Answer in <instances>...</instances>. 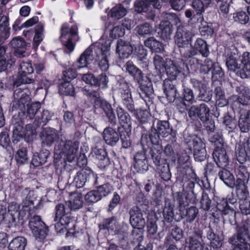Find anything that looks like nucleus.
I'll use <instances>...</instances> for the list:
<instances>
[{
    "mask_svg": "<svg viewBox=\"0 0 250 250\" xmlns=\"http://www.w3.org/2000/svg\"><path fill=\"white\" fill-rule=\"evenodd\" d=\"M85 201L89 203H96L102 198L97 190H92L88 192L84 197Z\"/></svg>",
    "mask_w": 250,
    "mask_h": 250,
    "instance_id": "63",
    "label": "nucleus"
},
{
    "mask_svg": "<svg viewBox=\"0 0 250 250\" xmlns=\"http://www.w3.org/2000/svg\"><path fill=\"white\" fill-rule=\"evenodd\" d=\"M126 13V10L122 5L118 4L113 7L110 11V16L112 18L119 19L124 17Z\"/></svg>",
    "mask_w": 250,
    "mask_h": 250,
    "instance_id": "52",
    "label": "nucleus"
},
{
    "mask_svg": "<svg viewBox=\"0 0 250 250\" xmlns=\"http://www.w3.org/2000/svg\"><path fill=\"white\" fill-rule=\"evenodd\" d=\"M119 224L118 221L116 217H111L104 219L103 222V226L104 229H106L108 231L112 234Z\"/></svg>",
    "mask_w": 250,
    "mask_h": 250,
    "instance_id": "46",
    "label": "nucleus"
},
{
    "mask_svg": "<svg viewBox=\"0 0 250 250\" xmlns=\"http://www.w3.org/2000/svg\"><path fill=\"white\" fill-rule=\"evenodd\" d=\"M15 160L20 164H23L27 162L28 156L25 148H20L15 154Z\"/></svg>",
    "mask_w": 250,
    "mask_h": 250,
    "instance_id": "58",
    "label": "nucleus"
},
{
    "mask_svg": "<svg viewBox=\"0 0 250 250\" xmlns=\"http://www.w3.org/2000/svg\"><path fill=\"white\" fill-rule=\"evenodd\" d=\"M109 48L110 46L108 44L102 45L100 52L99 53V56L101 55L102 57L101 60L99 62V66L103 71H107L109 68L107 53Z\"/></svg>",
    "mask_w": 250,
    "mask_h": 250,
    "instance_id": "32",
    "label": "nucleus"
},
{
    "mask_svg": "<svg viewBox=\"0 0 250 250\" xmlns=\"http://www.w3.org/2000/svg\"><path fill=\"white\" fill-rule=\"evenodd\" d=\"M118 89L124 105L129 111L131 112L135 111L134 102L132 98L128 84L125 82H121L119 84Z\"/></svg>",
    "mask_w": 250,
    "mask_h": 250,
    "instance_id": "16",
    "label": "nucleus"
},
{
    "mask_svg": "<svg viewBox=\"0 0 250 250\" xmlns=\"http://www.w3.org/2000/svg\"><path fill=\"white\" fill-rule=\"evenodd\" d=\"M190 150L193 149L195 159L197 161H203L206 158L205 145L198 138L193 136L187 142Z\"/></svg>",
    "mask_w": 250,
    "mask_h": 250,
    "instance_id": "12",
    "label": "nucleus"
},
{
    "mask_svg": "<svg viewBox=\"0 0 250 250\" xmlns=\"http://www.w3.org/2000/svg\"><path fill=\"white\" fill-rule=\"evenodd\" d=\"M112 189V186L110 184L106 183L98 186L97 190L100 195H101V198H102L103 197H105L110 193Z\"/></svg>",
    "mask_w": 250,
    "mask_h": 250,
    "instance_id": "64",
    "label": "nucleus"
},
{
    "mask_svg": "<svg viewBox=\"0 0 250 250\" xmlns=\"http://www.w3.org/2000/svg\"><path fill=\"white\" fill-rule=\"evenodd\" d=\"M195 180L193 179L192 180L189 181L187 186V191L188 192L187 198H189L190 202H194L197 198L196 194L194 192Z\"/></svg>",
    "mask_w": 250,
    "mask_h": 250,
    "instance_id": "57",
    "label": "nucleus"
},
{
    "mask_svg": "<svg viewBox=\"0 0 250 250\" xmlns=\"http://www.w3.org/2000/svg\"><path fill=\"white\" fill-rule=\"evenodd\" d=\"M235 155L237 161L241 164H243L247 160V153L244 143L238 144L235 146Z\"/></svg>",
    "mask_w": 250,
    "mask_h": 250,
    "instance_id": "47",
    "label": "nucleus"
},
{
    "mask_svg": "<svg viewBox=\"0 0 250 250\" xmlns=\"http://www.w3.org/2000/svg\"><path fill=\"white\" fill-rule=\"evenodd\" d=\"M27 245V240L21 236L13 238L8 244L7 249L9 250H25Z\"/></svg>",
    "mask_w": 250,
    "mask_h": 250,
    "instance_id": "36",
    "label": "nucleus"
},
{
    "mask_svg": "<svg viewBox=\"0 0 250 250\" xmlns=\"http://www.w3.org/2000/svg\"><path fill=\"white\" fill-rule=\"evenodd\" d=\"M241 69L237 72V75L242 79L248 78L250 75V53L244 52L241 56Z\"/></svg>",
    "mask_w": 250,
    "mask_h": 250,
    "instance_id": "21",
    "label": "nucleus"
},
{
    "mask_svg": "<svg viewBox=\"0 0 250 250\" xmlns=\"http://www.w3.org/2000/svg\"><path fill=\"white\" fill-rule=\"evenodd\" d=\"M149 4L156 9L161 8L158 0H137L134 3L135 9L138 13L146 12L148 10Z\"/></svg>",
    "mask_w": 250,
    "mask_h": 250,
    "instance_id": "24",
    "label": "nucleus"
},
{
    "mask_svg": "<svg viewBox=\"0 0 250 250\" xmlns=\"http://www.w3.org/2000/svg\"><path fill=\"white\" fill-rule=\"evenodd\" d=\"M125 67L127 72L129 74L134 77L135 80L138 83H140L143 80L144 76L142 71L137 68L133 63L131 62H127Z\"/></svg>",
    "mask_w": 250,
    "mask_h": 250,
    "instance_id": "37",
    "label": "nucleus"
},
{
    "mask_svg": "<svg viewBox=\"0 0 250 250\" xmlns=\"http://www.w3.org/2000/svg\"><path fill=\"white\" fill-rule=\"evenodd\" d=\"M197 51L204 57H207L209 54L206 42L201 38H198L195 41L193 50L189 51L187 53H184V56L186 58H190L195 55Z\"/></svg>",
    "mask_w": 250,
    "mask_h": 250,
    "instance_id": "20",
    "label": "nucleus"
},
{
    "mask_svg": "<svg viewBox=\"0 0 250 250\" xmlns=\"http://www.w3.org/2000/svg\"><path fill=\"white\" fill-rule=\"evenodd\" d=\"M41 108V104L39 102H35L29 104V103L25 106V110L21 111L26 117L29 119H32L35 116L37 111Z\"/></svg>",
    "mask_w": 250,
    "mask_h": 250,
    "instance_id": "43",
    "label": "nucleus"
},
{
    "mask_svg": "<svg viewBox=\"0 0 250 250\" xmlns=\"http://www.w3.org/2000/svg\"><path fill=\"white\" fill-rule=\"evenodd\" d=\"M144 43L146 47L156 52H160L163 50L162 43L156 40L154 37L148 38L145 41Z\"/></svg>",
    "mask_w": 250,
    "mask_h": 250,
    "instance_id": "48",
    "label": "nucleus"
},
{
    "mask_svg": "<svg viewBox=\"0 0 250 250\" xmlns=\"http://www.w3.org/2000/svg\"><path fill=\"white\" fill-rule=\"evenodd\" d=\"M215 63L209 59H205L204 62L200 66V73L206 74L209 72H211Z\"/></svg>",
    "mask_w": 250,
    "mask_h": 250,
    "instance_id": "62",
    "label": "nucleus"
},
{
    "mask_svg": "<svg viewBox=\"0 0 250 250\" xmlns=\"http://www.w3.org/2000/svg\"><path fill=\"white\" fill-rule=\"evenodd\" d=\"M167 62V65L165 69L168 77L167 80L173 82L176 79L181 71L179 66L170 59H168Z\"/></svg>",
    "mask_w": 250,
    "mask_h": 250,
    "instance_id": "31",
    "label": "nucleus"
},
{
    "mask_svg": "<svg viewBox=\"0 0 250 250\" xmlns=\"http://www.w3.org/2000/svg\"><path fill=\"white\" fill-rule=\"evenodd\" d=\"M83 94L93 103L95 108L99 107V104L98 103V102H102L104 100L101 97L100 93L96 91H89L88 90L84 89L83 90Z\"/></svg>",
    "mask_w": 250,
    "mask_h": 250,
    "instance_id": "49",
    "label": "nucleus"
},
{
    "mask_svg": "<svg viewBox=\"0 0 250 250\" xmlns=\"http://www.w3.org/2000/svg\"><path fill=\"white\" fill-rule=\"evenodd\" d=\"M220 179L229 187L233 188L235 185V180L233 175L228 170L223 169L218 173Z\"/></svg>",
    "mask_w": 250,
    "mask_h": 250,
    "instance_id": "40",
    "label": "nucleus"
},
{
    "mask_svg": "<svg viewBox=\"0 0 250 250\" xmlns=\"http://www.w3.org/2000/svg\"><path fill=\"white\" fill-rule=\"evenodd\" d=\"M217 209L222 212L224 218L225 220L232 219L235 215V211L233 209L229 208L226 200L223 199L217 203Z\"/></svg>",
    "mask_w": 250,
    "mask_h": 250,
    "instance_id": "33",
    "label": "nucleus"
},
{
    "mask_svg": "<svg viewBox=\"0 0 250 250\" xmlns=\"http://www.w3.org/2000/svg\"><path fill=\"white\" fill-rule=\"evenodd\" d=\"M15 62V58H12L10 54H6V56H0V67L4 70L8 64L12 65Z\"/></svg>",
    "mask_w": 250,
    "mask_h": 250,
    "instance_id": "61",
    "label": "nucleus"
},
{
    "mask_svg": "<svg viewBox=\"0 0 250 250\" xmlns=\"http://www.w3.org/2000/svg\"><path fill=\"white\" fill-rule=\"evenodd\" d=\"M101 46L92 45L88 47L81 55L78 62L80 65L77 68L80 69L86 67L96 57H100L99 53L100 52Z\"/></svg>",
    "mask_w": 250,
    "mask_h": 250,
    "instance_id": "15",
    "label": "nucleus"
},
{
    "mask_svg": "<svg viewBox=\"0 0 250 250\" xmlns=\"http://www.w3.org/2000/svg\"><path fill=\"white\" fill-rule=\"evenodd\" d=\"M212 156L218 167H223L228 165V158L226 151L224 148H217L215 149L212 153Z\"/></svg>",
    "mask_w": 250,
    "mask_h": 250,
    "instance_id": "25",
    "label": "nucleus"
},
{
    "mask_svg": "<svg viewBox=\"0 0 250 250\" xmlns=\"http://www.w3.org/2000/svg\"><path fill=\"white\" fill-rule=\"evenodd\" d=\"M29 227L36 239L43 240L46 237L47 228L39 216H34L29 222Z\"/></svg>",
    "mask_w": 250,
    "mask_h": 250,
    "instance_id": "11",
    "label": "nucleus"
},
{
    "mask_svg": "<svg viewBox=\"0 0 250 250\" xmlns=\"http://www.w3.org/2000/svg\"><path fill=\"white\" fill-rule=\"evenodd\" d=\"M36 126L34 125H27L24 130L23 138L27 142H29L33 140L34 136L36 134Z\"/></svg>",
    "mask_w": 250,
    "mask_h": 250,
    "instance_id": "53",
    "label": "nucleus"
},
{
    "mask_svg": "<svg viewBox=\"0 0 250 250\" xmlns=\"http://www.w3.org/2000/svg\"><path fill=\"white\" fill-rule=\"evenodd\" d=\"M206 228L203 225H195L191 234L185 240L184 250H211L209 245L204 242L203 230Z\"/></svg>",
    "mask_w": 250,
    "mask_h": 250,
    "instance_id": "1",
    "label": "nucleus"
},
{
    "mask_svg": "<svg viewBox=\"0 0 250 250\" xmlns=\"http://www.w3.org/2000/svg\"><path fill=\"white\" fill-rule=\"evenodd\" d=\"M209 112L208 107L205 104H201L199 105L191 106L188 111V115L193 120L199 119L205 123L209 120Z\"/></svg>",
    "mask_w": 250,
    "mask_h": 250,
    "instance_id": "13",
    "label": "nucleus"
},
{
    "mask_svg": "<svg viewBox=\"0 0 250 250\" xmlns=\"http://www.w3.org/2000/svg\"><path fill=\"white\" fill-rule=\"evenodd\" d=\"M168 59H164L161 56L155 55L153 59V64L155 69L161 72L163 71L167 65V60Z\"/></svg>",
    "mask_w": 250,
    "mask_h": 250,
    "instance_id": "51",
    "label": "nucleus"
},
{
    "mask_svg": "<svg viewBox=\"0 0 250 250\" xmlns=\"http://www.w3.org/2000/svg\"><path fill=\"white\" fill-rule=\"evenodd\" d=\"M43 25L39 23L38 24L35 31V36L33 39L34 45L37 47L40 43L42 41L43 38Z\"/></svg>",
    "mask_w": 250,
    "mask_h": 250,
    "instance_id": "56",
    "label": "nucleus"
},
{
    "mask_svg": "<svg viewBox=\"0 0 250 250\" xmlns=\"http://www.w3.org/2000/svg\"><path fill=\"white\" fill-rule=\"evenodd\" d=\"M79 39L78 28L76 25L70 26L67 24H63L62 25L60 40L69 52L73 50L75 43Z\"/></svg>",
    "mask_w": 250,
    "mask_h": 250,
    "instance_id": "3",
    "label": "nucleus"
},
{
    "mask_svg": "<svg viewBox=\"0 0 250 250\" xmlns=\"http://www.w3.org/2000/svg\"><path fill=\"white\" fill-rule=\"evenodd\" d=\"M70 212V209L68 206L63 203L58 204L55 207V218L54 221L57 222L55 225L57 229L61 226H65L70 223V219L68 214Z\"/></svg>",
    "mask_w": 250,
    "mask_h": 250,
    "instance_id": "14",
    "label": "nucleus"
},
{
    "mask_svg": "<svg viewBox=\"0 0 250 250\" xmlns=\"http://www.w3.org/2000/svg\"><path fill=\"white\" fill-rule=\"evenodd\" d=\"M17 88L14 92V104L13 108L19 109L20 111L25 110V106L29 103L31 99L29 97V90L24 85Z\"/></svg>",
    "mask_w": 250,
    "mask_h": 250,
    "instance_id": "6",
    "label": "nucleus"
},
{
    "mask_svg": "<svg viewBox=\"0 0 250 250\" xmlns=\"http://www.w3.org/2000/svg\"><path fill=\"white\" fill-rule=\"evenodd\" d=\"M211 2V0H193L191 7L197 15L201 16Z\"/></svg>",
    "mask_w": 250,
    "mask_h": 250,
    "instance_id": "35",
    "label": "nucleus"
},
{
    "mask_svg": "<svg viewBox=\"0 0 250 250\" xmlns=\"http://www.w3.org/2000/svg\"><path fill=\"white\" fill-rule=\"evenodd\" d=\"M153 145L151 149V155L154 163L157 166L160 164L162 159L163 147L159 143Z\"/></svg>",
    "mask_w": 250,
    "mask_h": 250,
    "instance_id": "45",
    "label": "nucleus"
},
{
    "mask_svg": "<svg viewBox=\"0 0 250 250\" xmlns=\"http://www.w3.org/2000/svg\"><path fill=\"white\" fill-rule=\"evenodd\" d=\"M240 58L241 56L235 53L231 54L227 58L226 63L229 70L237 72L241 69Z\"/></svg>",
    "mask_w": 250,
    "mask_h": 250,
    "instance_id": "30",
    "label": "nucleus"
},
{
    "mask_svg": "<svg viewBox=\"0 0 250 250\" xmlns=\"http://www.w3.org/2000/svg\"><path fill=\"white\" fill-rule=\"evenodd\" d=\"M191 40V33L189 30L185 27L178 26L174 37L175 42L180 48V51L184 55L186 53L185 49L190 46Z\"/></svg>",
    "mask_w": 250,
    "mask_h": 250,
    "instance_id": "9",
    "label": "nucleus"
},
{
    "mask_svg": "<svg viewBox=\"0 0 250 250\" xmlns=\"http://www.w3.org/2000/svg\"><path fill=\"white\" fill-rule=\"evenodd\" d=\"M198 209L194 206L190 207L186 209V221L188 223H192L198 215Z\"/></svg>",
    "mask_w": 250,
    "mask_h": 250,
    "instance_id": "59",
    "label": "nucleus"
},
{
    "mask_svg": "<svg viewBox=\"0 0 250 250\" xmlns=\"http://www.w3.org/2000/svg\"><path fill=\"white\" fill-rule=\"evenodd\" d=\"M99 152H100V154H96V158L99 161L98 166L100 168L104 169L109 165V159L106 156V153L104 150H99Z\"/></svg>",
    "mask_w": 250,
    "mask_h": 250,
    "instance_id": "54",
    "label": "nucleus"
},
{
    "mask_svg": "<svg viewBox=\"0 0 250 250\" xmlns=\"http://www.w3.org/2000/svg\"><path fill=\"white\" fill-rule=\"evenodd\" d=\"M233 18L235 21L243 24L248 23L250 20L249 16L243 11L234 13Z\"/></svg>",
    "mask_w": 250,
    "mask_h": 250,
    "instance_id": "60",
    "label": "nucleus"
},
{
    "mask_svg": "<svg viewBox=\"0 0 250 250\" xmlns=\"http://www.w3.org/2000/svg\"><path fill=\"white\" fill-rule=\"evenodd\" d=\"M163 89L166 98L169 102H174L175 101L182 100L180 94L174 83L169 80H165L163 83Z\"/></svg>",
    "mask_w": 250,
    "mask_h": 250,
    "instance_id": "17",
    "label": "nucleus"
},
{
    "mask_svg": "<svg viewBox=\"0 0 250 250\" xmlns=\"http://www.w3.org/2000/svg\"><path fill=\"white\" fill-rule=\"evenodd\" d=\"M153 127L149 134V138L153 144L159 143L160 136L167 137L173 131L172 127L167 121L157 120L156 125H153Z\"/></svg>",
    "mask_w": 250,
    "mask_h": 250,
    "instance_id": "4",
    "label": "nucleus"
},
{
    "mask_svg": "<svg viewBox=\"0 0 250 250\" xmlns=\"http://www.w3.org/2000/svg\"><path fill=\"white\" fill-rule=\"evenodd\" d=\"M91 171H80L77 173L74 179V182L78 188H82L86 182L88 183V175Z\"/></svg>",
    "mask_w": 250,
    "mask_h": 250,
    "instance_id": "41",
    "label": "nucleus"
},
{
    "mask_svg": "<svg viewBox=\"0 0 250 250\" xmlns=\"http://www.w3.org/2000/svg\"><path fill=\"white\" fill-rule=\"evenodd\" d=\"M60 92L65 95H73L74 94V88L69 81H65L59 85Z\"/></svg>",
    "mask_w": 250,
    "mask_h": 250,
    "instance_id": "50",
    "label": "nucleus"
},
{
    "mask_svg": "<svg viewBox=\"0 0 250 250\" xmlns=\"http://www.w3.org/2000/svg\"><path fill=\"white\" fill-rule=\"evenodd\" d=\"M134 168L138 172L143 173L148 169V165L146 150L138 151L134 156Z\"/></svg>",
    "mask_w": 250,
    "mask_h": 250,
    "instance_id": "19",
    "label": "nucleus"
},
{
    "mask_svg": "<svg viewBox=\"0 0 250 250\" xmlns=\"http://www.w3.org/2000/svg\"><path fill=\"white\" fill-rule=\"evenodd\" d=\"M13 130V142L17 143L21 139L23 138L24 129L23 124L22 122L20 120L14 124Z\"/></svg>",
    "mask_w": 250,
    "mask_h": 250,
    "instance_id": "39",
    "label": "nucleus"
},
{
    "mask_svg": "<svg viewBox=\"0 0 250 250\" xmlns=\"http://www.w3.org/2000/svg\"><path fill=\"white\" fill-rule=\"evenodd\" d=\"M49 152H41L38 155H35L32 158V164L35 167H38L41 165L45 163L46 159L48 158Z\"/></svg>",
    "mask_w": 250,
    "mask_h": 250,
    "instance_id": "55",
    "label": "nucleus"
},
{
    "mask_svg": "<svg viewBox=\"0 0 250 250\" xmlns=\"http://www.w3.org/2000/svg\"><path fill=\"white\" fill-rule=\"evenodd\" d=\"M236 90L239 94L237 98V102L243 105L250 104V88L241 85L236 87Z\"/></svg>",
    "mask_w": 250,
    "mask_h": 250,
    "instance_id": "28",
    "label": "nucleus"
},
{
    "mask_svg": "<svg viewBox=\"0 0 250 250\" xmlns=\"http://www.w3.org/2000/svg\"><path fill=\"white\" fill-rule=\"evenodd\" d=\"M138 83L140 84V90L142 92L140 93V95L142 98H144L143 94L146 97H149L153 93L152 83L150 80L144 82L143 79L140 83Z\"/></svg>",
    "mask_w": 250,
    "mask_h": 250,
    "instance_id": "42",
    "label": "nucleus"
},
{
    "mask_svg": "<svg viewBox=\"0 0 250 250\" xmlns=\"http://www.w3.org/2000/svg\"><path fill=\"white\" fill-rule=\"evenodd\" d=\"M9 44L15 49L14 53L16 56L19 57L24 56L26 43L22 38L19 37L14 38L10 42Z\"/></svg>",
    "mask_w": 250,
    "mask_h": 250,
    "instance_id": "27",
    "label": "nucleus"
},
{
    "mask_svg": "<svg viewBox=\"0 0 250 250\" xmlns=\"http://www.w3.org/2000/svg\"><path fill=\"white\" fill-rule=\"evenodd\" d=\"M99 107H101L104 113L108 120V122L113 126L117 124L116 115L111 104L106 101L103 100L102 102H98Z\"/></svg>",
    "mask_w": 250,
    "mask_h": 250,
    "instance_id": "23",
    "label": "nucleus"
},
{
    "mask_svg": "<svg viewBox=\"0 0 250 250\" xmlns=\"http://www.w3.org/2000/svg\"><path fill=\"white\" fill-rule=\"evenodd\" d=\"M119 122L127 131H131L132 129V120L130 116L121 106H118L116 109Z\"/></svg>",
    "mask_w": 250,
    "mask_h": 250,
    "instance_id": "22",
    "label": "nucleus"
},
{
    "mask_svg": "<svg viewBox=\"0 0 250 250\" xmlns=\"http://www.w3.org/2000/svg\"><path fill=\"white\" fill-rule=\"evenodd\" d=\"M83 202L81 194L73 193L70 194V199L68 202H65L66 206H68L71 210H77L83 207Z\"/></svg>",
    "mask_w": 250,
    "mask_h": 250,
    "instance_id": "29",
    "label": "nucleus"
},
{
    "mask_svg": "<svg viewBox=\"0 0 250 250\" xmlns=\"http://www.w3.org/2000/svg\"><path fill=\"white\" fill-rule=\"evenodd\" d=\"M41 139L43 145L51 146L55 141L59 139V134L56 129L47 127L42 131Z\"/></svg>",
    "mask_w": 250,
    "mask_h": 250,
    "instance_id": "18",
    "label": "nucleus"
},
{
    "mask_svg": "<svg viewBox=\"0 0 250 250\" xmlns=\"http://www.w3.org/2000/svg\"><path fill=\"white\" fill-rule=\"evenodd\" d=\"M248 234V229L245 226H242L238 229L237 234L229 239V242L235 246V250H250V245L246 242Z\"/></svg>",
    "mask_w": 250,
    "mask_h": 250,
    "instance_id": "8",
    "label": "nucleus"
},
{
    "mask_svg": "<svg viewBox=\"0 0 250 250\" xmlns=\"http://www.w3.org/2000/svg\"><path fill=\"white\" fill-rule=\"evenodd\" d=\"M34 69L31 64L28 62H22L19 66V74L17 80L14 82V85H20V84L33 83L34 79L29 77L33 72Z\"/></svg>",
    "mask_w": 250,
    "mask_h": 250,
    "instance_id": "10",
    "label": "nucleus"
},
{
    "mask_svg": "<svg viewBox=\"0 0 250 250\" xmlns=\"http://www.w3.org/2000/svg\"><path fill=\"white\" fill-rule=\"evenodd\" d=\"M79 142L76 140H61L55 146V154L57 158L64 157L69 162L74 161L78 155Z\"/></svg>",
    "mask_w": 250,
    "mask_h": 250,
    "instance_id": "2",
    "label": "nucleus"
},
{
    "mask_svg": "<svg viewBox=\"0 0 250 250\" xmlns=\"http://www.w3.org/2000/svg\"><path fill=\"white\" fill-rule=\"evenodd\" d=\"M20 205L15 202H11L8 206L7 212L3 214V220L7 223L16 225L22 224L23 218L25 215L20 209Z\"/></svg>",
    "mask_w": 250,
    "mask_h": 250,
    "instance_id": "5",
    "label": "nucleus"
},
{
    "mask_svg": "<svg viewBox=\"0 0 250 250\" xmlns=\"http://www.w3.org/2000/svg\"><path fill=\"white\" fill-rule=\"evenodd\" d=\"M116 51L121 58H127L133 51V47L129 42L120 40L117 42Z\"/></svg>",
    "mask_w": 250,
    "mask_h": 250,
    "instance_id": "26",
    "label": "nucleus"
},
{
    "mask_svg": "<svg viewBox=\"0 0 250 250\" xmlns=\"http://www.w3.org/2000/svg\"><path fill=\"white\" fill-rule=\"evenodd\" d=\"M130 224L134 228L132 235L137 233L138 230H141L146 225V214H144L141 209L137 206L131 208L129 210Z\"/></svg>",
    "mask_w": 250,
    "mask_h": 250,
    "instance_id": "7",
    "label": "nucleus"
},
{
    "mask_svg": "<svg viewBox=\"0 0 250 250\" xmlns=\"http://www.w3.org/2000/svg\"><path fill=\"white\" fill-rule=\"evenodd\" d=\"M172 25L168 21H161L159 25L158 34L164 40H167L170 38L172 33Z\"/></svg>",
    "mask_w": 250,
    "mask_h": 250,
    "instance_id": "38",
    "label": "nucleus"
},
{
    "mask_svg": "<svg viewBox=\"0 0 250 250\" xmlns=\"http://www.w3.org/2000/svg\"><path fill=\"white\" fill-rule=\"evenodd\" d=\"M136 33L141 37L150 35L153 31L152 26L148 22L138 25L134 29Z\"/></svg>",
    "mask_w": 250,
    "mask_h": 250,
    "instance_id": "44",
    "label": "nucleus"
},
{
    "mask_svg": "<svg viewBox=\"0 0 250 250\" xmlns=\"http://www.w3.org/2000/svg\"><path fill=\"white\" fill-rule=\"evenodd\" d=\"M103 137L106 143L110 146H114L119 139L118 133L111 127H106L103 131Z\"/></svg>",
    "mask_w": 250,
    "mask_h": 250,
    "instance_id": "34",
    "label": "nucleus"
}]
</instances>
